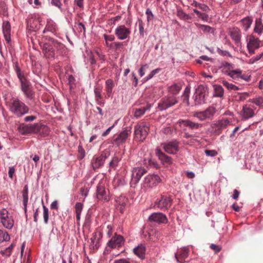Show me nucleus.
<instances>
[{
  "label": "nucleus",
  "instance_id": "f257e3e1",
  "mask_svg": "<svg viewBox=\"0 0 263 263\" xmlns=\"http://www.w3.org/2000/svg\"><path fill=\"white\" fill-rule=\"evenodd\" d=\"M10 110L16 117H21L29 112V108L24 102L13 98L10 104Z\"/></svg>",
  "mask_w": 263,
  "mask_h": 263
},
{
  "label": "nucleus",
  "instance_id": "f03ea898",
  "mask_svg": "<svg viewBox=\"0 0 263 263\" xmlns=\"http://www.w3.org/2000/svg\"><path fill=\"white\" fill-rule=\"evenodd\" d=\"M217 111V109L212 105L208 107L204 111L195 112L193 116L198 119L200 121H204L207 119L212 120Z\"/></svg>",
  "mask_w": 263,
  "mask_h": 263
},
{
  "label": "nucleus",
  "instance_id": "7ed1b4c3",
  "mask_svg": "<svg viewBox=\"0 0 263 263\" xmlns=\"http://www.w3.org/2000/svg\"><path fill=\"white\" fill-rule=\"evenodd\" d=\"M134 135L136 140L143 141L146 138L149 132V127L141 123L135 126Z\"/></svg>",
  "mask_w": 263,
  "mask_h": 263
},
{
  "label": "nucleus",
  "instance_id": "20e7f679",
  "mask_svg": "<svg viewBox=\"0 0 263 263\" xmlns=\"http://www.w3.org/2000/svg\"><path fill=\"white\" fill-rule=\"evenodd\" d=\"M161 180L157 175L149 174L144 178L142 183V189L147 190L156 186Z\"/></svg>",
  "mask_w": 263,
  "mask_h": 263
},
{
  "label": "nucleus",
  "instance_id": "39448f33",
  "mask_svg": "<svg viewBox=\"0 0 263 263\" xmlns=\"http://www.w3.org/2000/svg\"><path fill=\"white\" fill-rule=\"evenodd\" d=\"M207 92V88L202 85H200L195 90L194 94V102L195 105H200L205 104V96Z\"/></svg>",
  "mask_w": 263,
  "mask_h": 263
},
{
  "label": "nucleus",
  "instance_id": "423d86ee",
  "mask_svg": "<svg viewBox=\"0 0 263 263\" xmlns=\"http://www.w3.org/2000/svg\"><path fill=\"white\" fill-rule=\"evenodd\" d=\"M178 102L176 97L173 96H167L162 98L158 103V108L162 111L174 106Z\"/></svg>",
  "mask_w": 263,
  "mask_h": 263
},
{
  "label": "nucleus",
  "instance_id": "0eeeda50",
  "mask_svg": "<svg viewBox=\"0 0 263 263\" xmlns=\"http://www.w3.org/2000/svg\"><path fill=\"white\" fill-rule=\"evenodd\" d=\"M132 133L131 127H127L124 130L116 136H115L112 140V143L119 146L125 142L127 138Z\"/></svg>",
  "mask_w": 263,
  "mask_h": 263
},
{
  "label": "nucleus",
  "instance_id": "6e6552de",
  "mask_svg": "<svg viewBox=\"0 0 263 263\" xmlns=\"http://www.w3.org/2000/svg\"><path fill=\"white\" fill-rule=\"evenodd\" d=\"M172 202L173 200L170 196L161 195V198L157 199L154 202V206L165 211L171 206Z\"/></svg>",
  "mask_w": 263,
  "mask_h": 263
},
{
  "label": "nucleus",
  "instance_id": "1a4fd4ad",
  "mask_svg": "<svg viewBox=\"0 0 263 263\" xmlns=\"http://www.w3.org/2000/svg\"><path fill=\"white\" fill-rule=\"evenodd\" d=\"M109 155L108 152H103L99 156L93 157L91 162L93 169L96 170L102 167Z\"/></svg>",
  "mask_w": 263,
  "mask_h": 263
},
{
  "label": "nucleus",
  "instance_id": "9d476101",
  "mask_svg": "<svg viewBox=\"0 0 263 263\" xmlns=\"http://www.w3.org/2000/svg\"><path fill=\"white\" fill-rule=\"evenodd\" d=\"M147 173V170L143 167H134L132 171V178L130 182L131 186L136 185L143 175Z\"/></svg>",
  "mask_w": 263,
  "mask_h": 263
},
{
  "label": "nucleus",
  "instance_id": "9b49d317",
  "mask_svg": "<svg viewBox=\"0 0 263 263\" xmlns=\"http://www.w3.org/2000/svg\"><path fill=\"white\" fill-rule=\"evenodd\" d=\"M232 66L230 64L226 62L223 64L222 71L227 73L230 77L234 79L242 78L241 71L239 69L231 70Z\"/></svg>",
  "mask_w": 263,
  "mask_h": 263
},
{
  "label": "nucleus",
  "instance_id": "f8f14e48",
  "mask_svg": "<svg viewBox=\"0 0 263 263\" xmlns=\"http://www.w3.org/2000/svg\"><path fill=\"white\" fill-rule=\"evenodd\" d=\"M130 33V29L123 25L118 26L115 31V35L120 40H123L128 37Z\"/></svg>",
  "mask_w": 263,
  "mask_h": 263
},
{
  "label": "nucleus",
  "instance_id": "ddd939ff",
  "mask_svg": "<svg viewBox=\"0 0 263 263\" xmlns=\"http://www.w3.org/2000/svg\"><path fill=\"white\" fill-rule=\"evenodd\" d=\"M179 143L178 141L174 140L162 145L165 152L167 153L175 154L179 151Z\"/></svg>",
  "mask_w": 263,
  "mask_h": 263
},
{
  "label": "nucleus",
  "instance_id": "4468645a",
  "mask_svg": "<svg viewBox=\"0 0 263 263\" xmlns=\"http://www.w3.org/2000/svg\"><path fill=\"white\" fill-rule=\"evenodd\" d=\"M96 196L99 200L107 202L110 200L109 194L105 190V186L102 183H99L97 185Z\"/></svg>",
  "mask_w": 263,
  "mask_h": 263
},
{
  "label": "nucleus",
  "instance_id": "2eb2a0df",
  "mask_svg": "<svg viewBox=\"0 0 263 263\" xmlns=\"http://www.w3.org/2000/svg\"><path fill=\"white\" fill-rule=\"evenodd\" d=\"M148 220L151 222L158 223H166L168 221L166 215L160 212L152 214L148 217Z\"/></svg>",
  "mask_w": 263,
  "mask_h": 263
},
{
  "label": "nucleus",
  "instance_id": "dca6fc26",
  "mask_svg": "<svg viewBox=\"0 0 263 263\" xmlns=\"http://www.w3.org/2000/svg\"><path fill=\"white\" fill-rule=\"evenodd\" d=\"M229 34L235 44L238 45L241 43V32L238 28L234 27L230 29Z\"/></svg>",
  "mask_w": 263,
  "mask_h": 263
},
{
  "label": "nucleus",
  "instance_id": "f3484780",
  "mask_svg": "<svg viewBox=\"0 0 263 263\" xmlns=\"http://www.w3.org/2000/svg\"><path fill=\"white\" fill-rule=\"evenodd\" d=\"M189 249L186 247L181 248L175 254V258L178 262L182 263L189 255Z\"/></svg>",
  "mask_w": 263,
  "mask_h": 263
},
{
  "label": "nucleus",
  "instance_id": "a211bd4d",
  "mask_svg": "<svg viewBox=\"0 0 263 263\" xmlns=\"http://www.w3.org/2000/svg\"><path fill=\"white\" fill-rule=\"evenodd\" d=\"M2 28L5 39L9 43L11 41V25L10 23L8 21L4 22Z\"/></svg>",
  "mask_w": 263,
  "mask_h": 263
},
{
  "label": "nucleus",
  "instance_id": "6ab92c4d",
  "mask_svg": "<svg viewBox=\"0 0 263 263\" xmlns=\"http://www.w3.org/2000/svg\"><path fill=\"white\" fill-rule=\"evenodd\" d=\"M115 87V84L112 79H107L105 81V90L106 91L105 98L108 99L112 97L113 88Z\"/></svg>",
  "mask_w": 263,
  "mask_h": 263
},
{
  "label": "nucleus",
  "instance_id": "aec40b11",
  "mask_svg": "<svg viewBox=\"0 0 263 263\" xmlns=\"http://www.w3.org/2000/svg\"><path fill=\"white\" fill-rule=\"evenodd\" d=\"M123 242V237L120 235L116 234L108 242V245L111 248H115L117 247L120 246Z\"/></svg>",
  "mask_w": 263,
  "mask_h": 263
},
{
  "label": "nucleus",
  "instance_id": "412c9836",
  "mask_svg": "<svg viewBox=\"0 0 263 263\" xmlns=\"http://www.w3.org/2000/svg\"><path fill=\"white\" fill-rule=\"evenodd\" d=\"M127 200V199L124 196L118 197L116 199L117 203L116 208L118 210H119L121 213H123Z\"/></svg>",
  "mask_w": 263,
  "mask_h": 263
},
{
  "label": "nucleus",
  "instance_id": "4be33fe9",
  "mask_svg": "<svg viewBox=\"0 0 263 263\" xmlns=\"http://www.w3.org/2000/svg\"><path fill=\"white\" fill-rule=\"evenodd\" d=\"M156 154L164 164H170L172 163L171 157L166 155L159 149H156Z\"/></svg>",
  "mask_w": 263,
  "mask_h": 263
},
{
  "label": "nucleus",
  "instance_id": "5701e85b",
  "mask_svg": "<svg viewBox=\"0 0 263 263\" xmlns=\"http://www.w3.org/2000/svg\"><path fill=\"white\" fill-rule=\"evenodd\" d=\"M260 43L261 41L258 37H256L255 36L251 35L248 37L247 47L258 48L260 47Z\"/></svg>",
  "mask_w": 263,
  "mask_h": 263
},
{
  "label": "nucleus",
  "instance_id": "b1692460",
  "mask_svg": "<svg viewBox=\"0 0 263 263\" xmlns=\"http://www.w3.org/2000/svg\"><path fill=\"white\" fill-rule=\"evenodd\" d=\"M253 22V19L249 16H247L242 19L237 23L245 31H247L251 27Z\"/></svg>",
  "mask_w": 263,
  "mask_h": 263
},
{
  "label": "nucleus",
  "instance_id": "393cba45",
  "mask_svg": "<svg viewBox=\"0 0 263 263\" xmlns=\"http://www.w3.org/2000/svg\"><path fill=\"white\" fill-rule=\"evenodd\" d=\"M254 111L253 109L244 105L242 110V117L243 119L247 120L254 116Z\"/></svg>",
  "mask_w": 263,
  "mask_h": 263
},
{
  "label": "nucleus",
  "instance_id": "a878e982",
  "mask_svg": "<svg viewBox=\"0 0 263 263\" xmlns=\"http://www.w3.org/2000/svg\"><path fill=\"white\" fill-rule=\"evenodd\" d=\"M21 83L22 90L25 95L28 98L31 97L32 96V92L30 90L29 82L27 80H25L21 82Z\"/></svg>",
  "mask_w": 263,
  "mask_h": 263
},
{
  "label": "nucleus",
  "instance_id": "bb28decb",
  "mask_svg": "<svg viewBox=\"0 0 263 263\" xmlns=\"http://www.w3.org/2000/svg\"><path fill=\"white\" fill-rule=\"evenodd\" d=\"M32 133H37L41 130L45 132L46 134H48L49 132V128L46 126L40 123L32 124Z\"/></svg>",
  "mask_w": 263,
  "mask_h": 263
},
{
  "label": "nucleus",
  "instance_id": "cd10ccee",
  "mask_svg": "<svg viewBox=\"0 0 263 263\" xmlns=\"http://www.w3.org/2000/svg\"><path fill=\"white\" fill-rule=\"evenodd\" d=\"M179 122L182 123L185 126L189 127L191 129H198L200 127L202 126L201 124L192 122L190 120H181Z\"/></svg>",
  "mask_w": 263,
  "mask_h": 263
},
{
  "label": "nucleus",
  "instance_id": "c85d7f7f",
  "mask_svg": "<svg viewBox=\"0 0 263 263\" xmlns=\"http://www.w3.org/2000/svg\"><path fill=\"white\" fill-rule=\"evenodd\" d=\"M133 252L139 258L143 259L145 254V248L143 245H140L134 248Z\"/></svg>",
  "mask_w": 263,
  "mask_h": 263
},
{
  "label": "nucleus",
  "instance_id": "c756f323",
  "mask_svg": "<svg viewBox=\"0 0 263 263\" xmlns=\"http://www.w3.org/2000/svg\"><path fill=\"white\" fill-rule=\"evenodd\" d=\"M254 32L258 35H261L263 33V24L260 18H257L255 20Z\"/></svg>",
  "mask_w": 263,
  "mask_h": 263
},
{
  "label": "nucleus",
  "instance_id": "7c9ffc66",
  "mask_svg": "<svg viewBox=\"0 0 263 263\" xmlns=\"http://www.w3.org/2000/svg\"><path fill=\"white\" fill-rule=\"evenodd\" d=\"M151 107V105L148 104L146 107H143L135 109L134 115L136 118H139L143 115L145 111L149 109Z\"/></svg>",
  "mask_w": 263,
  "mask_h": 263
},
{
  "label": "nucleus",
  "instance_id": "2f4dec72",
  "mask_svg": "<svg viewBox=\"0 0 263 263\" xmlns=\"http://www.w3.org/2000/svg\"><path fill=\"white\" fill-rule=\"evenodd\" d=\"M102 90V87L100 86L96 87L94 89V93L95 95V99L98 104L101 105L102 103L104 104L103 102H102L101 99H102V95L101 94V92Z\"/></svg>",
  "mask_w": 263,
  "mask_h": 263
},
{
  "label": "nucleus",
  "instance_id": "473e14b6",
  "mask_svg": "<svg viewBox=\"0 0 263 263\" xmlns=\"http://www.w3.org/2000/svg\"><path fill=\"white\" fill-rule=\"evenodd\" d=\"M56 30L57 26L55 23L52 20H49L47 21V23L43 32L45 33L46 32L49 31L52 33H54L56 31Z\"/></svg>",
  "mask_w": 263,
  "mask_h": 263
},
{
  "label": "nucleus",
  "instance_id": "72a5a7b5",
  "mask_svg": "<svg viewBox=\"0 0 263 263\" xmlns=\"http://www.w3.org/2000/svg\"><path fill=\"white\" fill-rule=\"evenodd\" d=\"M53 47L52 44H45L43 46V51L45 54H48V57H53L54 55Z\"/></svg>",
  "mask_w": 263,
  "mask_h": 263
},
{
  "label": "nucleus",
  "instance_id": "f704fd0d",
  "mask_svg": "<svg viewBox=\"0 0 263 263\" xmlns=\"http://www.w3.org/2000/svg\"><path fill=\"white\" fill-rule=\"evenodd\" d=\"M195 25L197 28L201 29L204 33H214L215 29L209 26L201 25L198 23H195Z\"/></svg>",
  "mask_w": 263,
  "mask_h": 263
},
{
  "label": "nucleus",
  "instance_id": "c9c22d12",
  "mask_svg": "<svg viewBox=\"0 0 263 263\" xmlns=\"http://www.w3.org/2000/svg\"><path fill=\"white\" fill-rule=\"evenodd\" d=\"M181 89V87L177 84H174L168 88V92L174 95H177Z\"/></svg>",
  "mask_w": 263,
  "mask_h": 263
},
{
  "label": "nucleus",
  "instance_id": "e433bc0d",
  "mask_svg": "<svg viewBox=\"0 0 263 263\" xmlns=\"http://www.w3.org/2000/svg\"><path fill=\"white\" fill-rule=\"evenodd\" d=\"M28 186L26 185L23 190L22 192V195H23V204L25 208V211H26L27 209V205L28 203Z\"/></svg>",
  "mask_w": 263,
  "mask_h": 263
},
{
  "label": "nucleus",
  "instance_id": "4c0bfd02",
  "mask_svg": "<svg viewBox=\"0 0 263 263\" xmlns=\"http://www.w3.org/2000/svg\"><path fill=\"white\" fill-rule=\"evenodd\" d=\"M230 121L226 118H222L219 120L215 124L218 129H222L226 128L230 123Z\"/></svg>",
  "mask_w": 263,
  "mask_h": 263
},
{
  "label": "nucleus",
  "instance_id": "58836bf2",
  "mask_svg": "<svg viewBox=\"0 0 263 263\" xmlns=\"http://www.w3.org/2000/svg\"><path fill=\"white\" fill-rule=\"evenodd\" d=\"M177 15L180 19L186 21L189 20H191L192 18L191 16L189 14H186L182 9L181 8L178 9L177 11Z\"/></svg>",
  "mask_w": 263,
  "mask_h": 263
},
{
  "label": "nucleus",
  "instance_id": "ea45409f",
  "mask_svg": "<svg viewBox=\"0 0 263 263\" xmlns=\"http://www.w3.org/2000/svg\"><path fill=\"white\" fill-rule=\"evenodd\" d=\"M191 87L189 86H186L184 90L182 95L183 102L186 103L187 105H189V96L190 93Z\"/></svg>",
  "mask_w": 263,
  "mask_h": 263
},
{
  "label": "nucleus",
  "instance_id": "a19ab883",
  "mask_svg": "<svg viewBox=\"0 0 263 263\" xmlns=\"http://www.w3.org/2000/svg\"><path fill=\"white\" fill-rule=\"evenodd\" d=\"M97 233H95L93 234V236L90 238V246L93 249H97L99 246V238L97 239Z\"/></svg>",
  "mask_w": 263,
  "mask_h": 263
},
{
  "label": "nucleus",
  "instance_id": "79ce46f5",
  "mask_svg": "<svg viewBox=\"0 0 263 263\" xmlns=\"http://www.w3.org/2000/svg\"><path fill=\"white\" fill-rule=\"evenodd\" d=\"M15 71L16 73L17 76L19 79L20 82L24 80H27L24 76V73L21 71L17 64L15 65Z\"/></svg>",
  "mask_w": 263,
  "mask_h": 263
},
{
  "label": "nucleus",
  "instance_id": "37998d69",
  "mask_svg": "<svg viewBox=\"0 0 263 263\" xmlns=\"http://www.w3.org/2000/svg\"><path fill=\"white\" fill-rule=\"evenodd\" d=\"M51 43L52 44L53 48L56 49L58 51H61L64 49L65 46L60 42L54 40H51Z\"/></svg>",
  "mask_w": 263,
  "mask_h": 263
},
{
  "label": "nucleus",
  "instance_id": "c03bdc74",
  "mask_svg": "<svg viewBox=\"0 0 263 263\" xmlns=\"http://www.w3.org/2000/svg\"><path fill=\"white\" fill-rule=\"evenodd\" d=\"M19 132L22 135H28L29 134L28 124H21L18 128Z\"/></svg>",
  "mask_w": 263,
  "mask_h": 263
},
{
  "label": "nucleus",
  "instance_id": "a18cd8bd",
  "mask_svg": "<svg viewBox=\"0 0 263 263\" xmlns=\"http://www.w3.org/2000/svg\"><path fill=\"white\" fill-rule=\"evenodd\" d=\"M215 96L218 97H222L223 96L224 90L220 85H216L214 86Z\"/></svg>",
  "mask_w": 263,
  "mask_h": 263
},
{
  "label": "nucleus",
  "instance_id": "49530a36",
  "mask_svg": "<svg viewBox=\"0 0 263 263\" xmlns=\"http://www.w3.org/2000/svg\"><path fill=\"white\" fill-rule=\"evenodd\" d=\"M4 227L8 229H11L14 225V221L12 218H10L5 220V221H1Z\"/></svg>",
  "mask_w": 263,
  "mask_h": 263
},
{
  "label": "nucleus",
  "instance_id": "de8ad7c7",
  "mask_svg": "<svg viewBox=\"0 0 263 263\" xmlns=\"http://www.w3.org/2000/svg\"><path fill=\"white\" fill-rule=\"evenodd\" d=\"M0 217L1 221H5V220L10 218H12L9 215L8 211L5 209H3L0 211Z\"/></svg>",
  "mask_w": 263,
  "mask_h": 263
},
{
  "label": "nucleus",
  "instance_id": "09e8293b",
  "mask_svg": "<svg viewBox=\"0 0 263 263\" xmlns=\"http://www.w3.org/2000/svg\"><path fill=\"white\" fill-rule=\"evenodd\" d=\"M10 238V236L7 232L0 230V243L4 241H9Z\"/></svg>",
  "mask_w": 263,
  "mask_h": 263
},
{
  "label": "nucleus",
  "instance_id": "8fccbe9b",
  "mask_svg": "<svg viewBox=\"0 0 263 263\" xmlns=\"http://www.w3.org/2000/svg\"><path fill=\"white\" fill-rule=\"evenodd\" d=\"M222 83L224 86L227 88L229 90H238L239 88L238 86L232 84L226 81H223L222 82Z\"/></svg>",
  "mask_w": 263,
  "mask_h": 263
},
{
  "label": "nucleus",
  "instance_id": "3c124183",
  "mask_svg": "<svg viewBox=\"0 0 263 263\" xmlns=\"http://www.w3.org/2000/svg\"><path fill=\"white\" fill-rule=\"evenodd\" d=\"M123 46V42H116L109 44V48L115 51L119 50Z\"/></svg>",
  "mask_w": 263,
  "mask_h": 263
},
{
  "label": "nucleus",
  "instance_id": "603ef678",
  "mask_svg": "<svg viewBox=\"0 0 263 263\" xmlns=\"http://www.w3.org/2000/svg\"><path fill=\"white\" fill-rule=\"evenodd\" d=\"M43 208L44 210L43 212V218H44V222L45 224H47L48 222L49 219V210L47 208H46L44 205L43 202Z\"/></svg>",
  "mask_w": 263,
  "mask_h": 263
},
{
  "label": "nucleus",
  "instance_id": "864d4df0",
  "mask_svg": "<svg viewBox=\"0 0 263 263\" xmlns=\"http://www.w3.org/2000/svg\"><path fill=\"white\" fill-rule=\"evenodd\" d=\"M148 68L149 66L147 64L142 65L139 70V73L140 77H143L145 74L146 70L148 69Z\"/></svg>",
  "mask_w": 263,
  "mask_h": 263
},
{
  "label": "nucleus",
  "instance_id": "5fc2aeb1",
  "mask_svg": "<svg viewBox=\"0 0 263 263\" xmlns=\"http://www.w3.org/2000/svg\"><path fill=\"white\" fill-rule=\"evenodd\" d=\"M145 13L147 15V20L148 22L153 20L154 15L149 8H147L146 9Z\"/></svg>",
  "mask_w": 263,
  "mask_h": 263
},
{
  "label": "nucleus",
  "instance_id": "6e6d98bb",
  "mask_svg": "<svg viewBox=\"0 0 263 263\" xmlns=\"http://www.w3.org/2000/svg\"><path fill=\"white\" fill-rule=\"evenodd\" d=\"M160 70V68H157L152 70L151 73L145 78L146 81L152 79L156 73H158Z\"/></svg>",
  "mask_w": 263,
  "mask_h": 263
},
{
  "label": "nucleus",
  "instance_id": "4d7b16f0",
  "mask_svg": "<svg viewBox=\"0 0 263 263\" xmlns=\"http://www.w3.org/2000/svg\"><path fill=\"white\" fill-rule=\"evenodd\" d=\"M78 152L79 155L78 156V158L79 159H82L85 155V152L84 148L81 146H79L78 147Z\"/></svg>",
  "mask_w": 263,
  "mask_h": 263
},
{
  "label": "nucleus",
  "instance_id": "13d9d810",
  "mask_svg": "<svg viewBox=\"0 0 263 263\" xmlns=\"http://www.w3.org/2000/svg\"><path fill=\"white\" fill-rule=\"evenodd\" d=\"M83 204L80 202L76 203L75 205L76 213L81 214L83 209Z\"/></svg>",
  "mask_w": 263,
  "mask_h": 263
},
{
  "label": "nucleus",
  "instance_id": "bf43d9fd",
  "mask_svg": "<svg viewBox=\"0 0 263 263\" xmlns=\"http://www.w3.org/2000/svg\"><path fill=\"white\" fill-rule=\"evenodd\" d=\"M138 23L140 34L142 35H143L144 31L143 23L141 20L139 19Z\"/></svg>",
  "mask_w": 263,
  "mask_h": 263
},
{
  "label": "nucleus",
  "instance_id": "052dcab7",
  "mask_svg": "<svg viewBox=\"0 0 263 263\" xmlns=\"http://www.w3.org/2000/svg\"><path fill=\"white\" fill-rule=\"evenodd\" d=\"M252 103L258 106H260L263 104V98L262 97L255 98L253 99Z\"/></svg>",
  "mask_w": 263,
  "mask_h": 263
},
{
  "label": "nucleus",
  "instance_id": "680f3d73",
  "mask_svg": "<svg viewBox=\"0 0 263 263\" xmlns=\"http://www.w3.org/2000/svg\"><path fill=\"white\" fill-rule=\"evenodd\" d=\"M205 154L208 156L214 157L217 155V152L215 150L206 149L205 151Z\"/></svg>",
  "mask_w": 263,
  "mask_h": 263
},
{
  "label": "nucleus",
  "instance_id": "e2e57ef3",
  "mask_svg": "<svg viewBox=\"0 0 263 263\" xmlns=\"http://www.w3.org/2000/svg\"><path fill=\"white\" fill-rule=\"evenodd\" d=\"M119 162V159L117 157H113L112 160L109 163V165L111 167H115Z\"/></svg>",
  "mask_w": 263,
  "mask_h": 263
},
{
  "label": "nucleus",
  "instance_id": "0e129e2a",
  "mask_svg": "<svg viewBox=\"0 0 263 263\" xmlns=\"http://www.w3.org/2000/svg\"><path fill=\"white\" fill-rule=\"evenodd\" d=\"M210 248L214 250L216 253L219 252L221 249V248L219 246L215 244H211Z\"/></svg>",
  "mask_w": 263,
  "mask_h": 263
},
{
  "label": "nucleus",
  "instance_id": "69168bd1",
  "mask_svg": "<svg viewBox=\"0 0 263 263\" xmlns=\"http://www.w3.org/2000/svg\"><path fill=\"white\" fill-rule=\"evenodd\" d=\"M11 252L10 250V249H8V248H6L4 250H2L1 251V253L3 255H5L6 256H10L11 254Z\"/></svg>",
  "mask_w": 263,
  "mask_h": 263
},
{
  "label": "nucleus",
  "instance_id": "338daca9",
  "mask_svg": "<svg viewBox=\"0 0 263 263\" xmlns=\"http://www.w3.org/2000/svg\"><path fill=\"white\" fill-rule=\"evenodd\" d=\"M199 8L204 12H209L210 10L209 7L204 4H200Z\"/></svg>",
  "mask_w": 263,
  "mask_h": 263
},
{
  "label": "nucleus",
  "instance_id": "774afa93",
  "mask_svg": "<svg viewBox=\"0 0 263 263\" xmlns=\"http://www.w3.org/2000/svg\"><path fill=\"white\" fill-rule=\"evenodd\" d=\"M103 36L105 41H113L115 39V37L113 35H107L104 34Z\"/></svg>",
  "mask_w": 263,
  "mask_h": 263
}]
</instances>
